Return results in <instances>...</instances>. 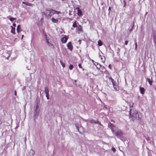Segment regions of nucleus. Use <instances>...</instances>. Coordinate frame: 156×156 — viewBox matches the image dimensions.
Returning <instances> with one entry per match:
<instances>
[{"label": "nucleus", "mask_w": 156, "mask_h": 156, "mask_svg": "<svg viewBox=\"0 0 156 156\" xmlns=\"http://www.w3.org/2000/svg\"><path fill=\"white\" fill-rule=\"evenodd\" d=\"M108 126L111 128L112 131L114 134L118 138H120L122 135V133L120 130L119 129L115 127L111 123L108 124Z\"/></svg>", "instance_id": "obj_1"}, {"label": "nucleus", "mask_w": 156, "mask_h": 156, "mask_svg": "<svg viewBox=\"0 0 156 156\" xmlns=\"http://www.w3.org/2000/svg\"><path fill=\"white\" fill-rule=\"evenodd\" d=\"M53 9H47L44 12V14L46 18H50L53 15Z\"/></svg>", "instance_id": "obj_2"}, {"label": "nucleus", "mask_w": 156, "mask_h": 156, "mask_svg": "<svg viewBox=\"0 0 156 156\" xmlns=\"http://www.w3.org/2000/svg\"><path fill=\"white\" fill-rule=\"evenodd\" d=\"M46 39L47 42L48 46H53V44L51 42V37L48 34H46L45 35Z\"/></svg>", "instance_id": "obj_3"}, {"label": "nucleus", "mask_w": 156, "mask_h": 156, "mask_svg": "<svg viewBox=\"0 0 156 156\" xmlns=\"http://www.w3.org/2000/svg\"><path fill=\"white\" fill-rule=\"evenodd\" d=\"M39 105L38 104L36 105L34 108V117H36L38 115L39 112V110L38 109Z\"/></svg>", "instance_id": "obj_4"}, {"label": "nucleus", "mask_w": 156, "mask_h": 156, "mask_svg": "<svg viewBox=\"0 0 156 156\" xmlns=\"http://www.w3.org/2000/svg\"><path fill=\"white\" fill-rule=\"evenodd\" d=\"M133 117L132 119L133 120H134L135 119H139L140 118L139 117V113L137 112L134 113L133 115Z\"/></svg>", "instance_id": "obj_5"}, {"label": "nucleus", "mask_w": 156, "mask_h": 156, "mask_svg": "<svg viewBox=\"0 0 156 156\" xmlns=\"http://www.w3.org/2000/svg\"><path fill=\"white\" fill-rule=\"evenodd\" d=\"M77 29H76V32L78 34H80V33L83 32V30L82 27L80 25H79L76 27Z\"/></svg>", "instance_id": "obj_6"}, {"label": "nucleus", "mask_w": 156, "mask_h": 156, "mask_svg": "<svg viewBox=\"0 0 156 156\" xmlns=\"http://www.w3.org/2000/svg\"><path fill=\"white\" fill-rule=\"evenodd\" d=\"M66 46L68 49L72 51L73 49V47L71 44V43L70 42H68L66 44Z\"/></svg>", "instance_id": "obj_7"}, {"label": "nucleus", "mask_w": 156, "mask_h": 156, "mask_svg": "<svg viewBox=\"0 0 156 156\" xmlns=\"http://www.w3.org/2000/svg\"><path fill=\"white\" fill-rule=\"evenodd\" d=\"M76 126L77 129L78 130L80 133H82L84 132V129L81 126L80 127L76 125Z\"/></svg>", "instance_id": "obj_8"}, {"label": "nucleus", "mask_w": 156, "mask_h": 156, "mask_svg": "<svg viewBox=\"0 0 156 156\" xmlns=\"http://www.w3.org/2000/svg\"><path fill=\"white\" fill-rule=\"evenodd\" d=\"M76 9L77 10V14L78 16H82V14L81 10L79 7L76 8Z\"/></svg>", "instance_id": "obj_9"}, {"label": "nucleus", "mask_w": 156, "mask_h": 156, "mask_svg": "<svg viewBox=\"0 0 156 156\" xmlns=\"http://www.w3.org/2000/svg\"><path fill=\"white\" fill-rule=\"evenodd\" d=\"M68 39L67 37L66 36H65L61 38V41L62 43H66Z\"/></svg>", "instance_id": "obj_10"}, {"label": "nucleus", "mask_w": 156, "mask_h": 156, "mask_svg": "<svg viewBox=\"0 0 156 156\" xmlns=\"http://www.w3.org/2000/svg\"><path fill=\"white\" fill-rule=\"evenodd\" d=\"M153 42L156 46V33L154 32L153 34Z\"/></svg>", "instance_id": "obj_11"}, {"label": "nucleus", "mask_w": 156, "mask_h": 156, "mask_svg": "<svg viewBox=\"0 0 156 156\" xmlns=\"http://www.w3.org/2000/svg\"><path fill=\"white\" fill-rule=\"evenodd\" d=\"M90 122L91 123H98L99 125L101 124L100 123L98 122L97 120H95L94 119H92L90 121Z\"/></svg>", "instance_id": "obj_12"}, {"label": "nucleus", "mask_w": 156, "mask_h": 156, "mask_svg": "<svg viewBox=\"0 0 156 156\" xmlns=\"http://www.w3.org/2000/svg\"><path fill=\"white\" fill-rule=\"evenodd\" d=\"M29 154L30 156H33L35 154L34 151L33 150H31L30 151Z\"/></svg>", "instance_id": "obj_13"}, {"label": "nucleus", "mask_w": 156, "mask_h": 156, "mask_svg": "<svg viewBox=\"0 0 156 156\" xmlns=\"http://www.w3.org/2000/svg\"><path fill=\"white\" fill-rule=\"evenodd\" d=\"M140 90L141 93L142 94H144L145 92V89L144 88L140 87Z\"/></svg>", "instance_id": "obj_14"}, {"label": "nucleus", "mask_w": 156, "mask_h": 156, "mask_svg": "<svg viewBox=\"0 0 156 156\" xmlns=\"http://www.w3.org/2000/svg\"><path fill=\"white\" fill-rule=\"evenodd\" d=\"M51 20V21L54 23H57L58 21V19H55L53 17H52Z\"/></svg>", "instance_id": "obj_15"}, {"label": "nucleus", "mask_w": 156, "mask_h": 156, "mask_svg": "<svg viewBox=\"0 0 156 156\" xmlns=\"http://www.w3.org/2000/svg\"><path fill=\"white\" fill-rule=\"evenodd\" d=\"M22 3L26 4V5L29 6H31L32 4L28 2H23Z\"/></svg>", "instance_id": "obj_16"}, {"label": "nucleus", "mask_w": 156, "mask_h": 156, "mask_svg": "<svg viewBox=\"0 0 156 156\" xmlns=\"http://www.w3.org/2000/svg\"><path fill=\"white\" fill-rule=\"evenodd\" d=\"M11 27L12 28L11 30V32L12 33H13L14 34H15V28L14 27H13L12 26H11Z\"/></svg>", "instance_id": "obj_17"}, {"label": "nucleus", "mask_w": 156, "mask_h": 156, "mask_svg": "<svg viewBox=\"0 0 156 156\" xmlns=\"http://www.w3.org/2000/svg\"><path fill=\"white\" fill-rule=\"evenodd\" d=\"M113 87L116 91H118L119 90V87L117 85H116L115 86H113Z\"/></svg>", "instance_id": "obj_18"}, {"label": "nucleus", "mask_w": 156, "mask_h": 156, "mask_svg": "<svg viewBox=\"0 0 156 156\" xmlns=\"http://www.w3.org/2000/svg\"><path fill=\"white\" fill-rule=\"evenodd\" d=\"M44 92L45 94H49V90L47 87H45L44 89Z\"/></svg>", "instance_id": "obj_19"}, {"label": "nucleus", "mask_w": 156, "mask_h": 156, "mask_svg": "<svg viewBox=\"0 0 156 156\" xmlns=\"http://www.w3.org/2000/svg\"><path fill=\"white\" fill-rule=\"evenodd\" d=\"M147 80L149 84L150 85H151L152 84V80H151L150 79L147 78Z\"/></svg>", "instance_id": "obj_20"}, {"label": "nucleus", "mask_w": 156, "mask_h": 156, "mask_svg": "<svg viewBox=\"0 0 156 156\" xmlns=\"http://www.w3.org/2000/svg\"><path fill=\"white\" fill-rule=\"evenodd\" d=\"M20 25H18L17 26L16 28V31L18 33H19L20 31Z\"/></svg>", "instance_id": "obj_21"}, {"label": "nucleus", "mask_w": 156, "mask_h": 156, "mask_svg": "<svg viewBox=\"0 0 156 156\" xmlns=\"http://www.w3.org/2000/svg\"><path fill=\"white\" fill-rule=\"evenodd\" d=\"M98 44L99 46H101L103 44V43L100 40H98Z\"/></svg>", "instance_id": "obj_22"}, {"label": "nucleus", "mask_w": 156, "mask_h": 156, "mask_svg": "<svg viewBox=\"0 0 156 156\" xmlns=\"http://www.w3.org/2000/svg\"><path fill=\"white\" fill-rule=\"evenodd\" d=\"M78 23H76V21H75L73 25V27H76L78 26Z\"/></svg>", "instance_id": "obj_23"}, {"label": "nucleus", "mask_w": 156, "mask_h": 156, "mask_svg": "<svg viewBox=\"0 0 156 156\" xmlns=\"http://www.w3.org/2000/svg\"><path fill=\"white\" fill-rule=\"evenodd\" d=\"M53 15L54 14H58L60 13V12H58L54 10H53Z\"/></svg>", "instance_id": "obj_24"}, {"label": "nucleus", "mask_w": 156, "mask_h": 156, "mask_svg": "<svg viewBox=\"0 0 156 156\" xmlns=\"http://www.w3.org/2000/svg\"><path fill=\"white\" fill-rule=\"evenodd\" d=\"M96 63L97 64L96 65V66L97 68H98V69L100 68L101 66V65L100 64L96 62Z\"/></svg>", "instance_id": "obj_25"}, {"label": "nucleus", "mask_w": 156, "mask_h": 156, "mask_svg": "<svg viewBox=\"0 0 156 156\" xmlns=\"http://www.w3.org/2000/svg\"><path fill=\"white\" fill-rule=\"evenodd\" d=\"M60 63L61 64L62 66L63 67V68L65 67V64L64 63H63L61 61H60Z\"/></svg>", "instance_id": "obj_26"}, {"label": "nucleus", "mask_w": 156, "mask_h": 156, "mask_svg": "<svg viewBox=\"0 0 156 156\" xmlns=\"http://www.w3.org/2000/svg\"><path fill=\"white\" fill-rule=\"evenodd\" d=\"M73 65H70L69 67V69L70 70H72L73 69Z\"/></svg>", "instance_id": "obj_27"}, {"label": "nucleus", "mask_w": 156, "mask_h": 156, "mask_svg": "<svg viewBox=\"0 0 156 156\" xmlns=\"http://www.w3.org/2000/svg\"><path fill=\"white\" fill-rule=\"evenodd\" d=\"M16 19L14 18H9V20L12 22L14 20Z\"/></svg>", "instance_id": "obj_28"}, {"label": "nucleus", "mask_w": 156, "mask_h": 156, "mask_svg": "<svg viewBox=\"0 0 156 156\" xmlns=\"http://www.w3.org/2000/svg\"><path fill=\"white\" fill-rule=\"evenodd\" d=\"M46 97H47V98L48 100L49 99V94H46Z\"/></svg>", "instance_id": "obj_29"}, {"label": "nucleus", "mask_w": 156, "mask_h": 156, "mask_svg": "<svg viewBox=\"0 0 156 156\" xmlns=\"http://www.w3.org/2000/svg\"><path fill=\"white\" fill-rule=\"evenodd\" d=\"M110 79L111 80V81L112 83H114L115 81L114 79H113L111 77L110 78Z\"/></svg>", "instance_id": "obj_30"}, {"label": "nucleus", "mask_w": 156, "mask_h": 156, "mask_svg": "<svg viewBox=\"0 0 156 156\" xmlns=\"http://www.w3.org/2000/svg\"><path fill=\"white\" fill-rule=\"evenodd\" d=\"M112 150L113 151L114 153L115 152L116 150L115 148L114 147H112Z\"/></svg>", "instance_id": "obj_31"}, {"label": "nucleus", "mask_w": 156, "mask_h": 156, "mask_svg": "<svg viewBox=\"0 0 156 156\" xmlns=\"http://www.w3.org/2000/svg\"><path fill=\"white\" fill-rule=\"evenodd\" d=\"M112 83L113 86H115V85H117V84L116 83L115 81L114 82V83Z\"/></svg>", "instance_id": "obj_32"}, {"label": "nucleus", "mask_w": 156, "mask_h": 156, "mask_svg": "<svg viewBox=\"0 0 156 156\" xmlns=\"http://www.w3.org/2000/svg\"><path fill=\"white\" fill-rule=\"evenodd\" d=\"M135 50H136L137 49V44L136 43H135Z\"/></svg>", "instance_id": "obj_33"}, {"label": "nucleus", "mask_w": 156, "mask_h": 156, "mask_svg": "<svg viewBox=\"0 0 156 156\" xmlns=\"http://www.w3.org/2000/svg\"><path fill=\"white\" fill-rule=\"evenodd\" d=\"M128 42H129V41H125V44L126 45H127V44H128Z\"/></svg>", "instance_id": "obj_34"}, {"label": "nucleus", "mask_w": 156, "mask_h": 156, "mask_svg": "<svg viewBox=\"0 0 156 156\" xmlns=\"http://www.w3.org/2000/svg\"><path fill=\"white\" fill-rule=\"evenodd\" d=\"M78 66L80 68H82V65L81 64H79Z\"/></svg>", "instance_id": "obj_35"}, {"label": "nucleus", "mask_w": 156, "mask_h": 156, "mask_svg": "<svg viewBox=\"0 0 156 156\" xmlns=\"http://www.w3.org/2000/svg\"><path fill=\"white\" fill-rule=\"evenodd\" d=\"M78 42H79V44H80L81 43V40H79Z\"/></svg>", "instance_id": "obj_36"}, {"label": "nucleus", "mask_w": 156, "mask_h": 156, "mask_svg": "<svg viewBox=\"0 0 156 156\" xmlns=\"http://www.w3.org/2000/svg\"><path fill=\"white\" fill-rule=\"evenodd\" d=\"M133 27L131 28L130 30L129 31L130 32H131L132 30H133Z\"/></svg>", "instance_id": "obj_37"}, {"label": "nucleus", "mask_w": 156, "mask_h": 156, "mask_svg": "<svg viewBox=\"0 0 156 156\" xmlns=\"http://www.w3.org/2000/svg\"><path fill=\"white\" fill-rule=\"evenodd\" d=\"M16 24L15 23H13V26L15 27L16 26Z\"/></svg>", "instance_id": "obj_38"}, {"label": "nucleus", "mask_w": 156, "mask_h": 156, "mask_svg": "<svg viewBox=\"0 0 156 156\" xmlns=\"http://www.w3.org/2000/svg\"><path fill=\"white\" fill-rule=\"evenodd\" d=\"M15 93V96H16L17 94H16V90L15 91V93Z\"/></svg>", "instance_id": "obj_39"}, {"label": "nucleus", "mask_w": 156, "mask_h": 156, "mask_svg": "<svg viewBox=\"0 0 156 156\" xmlns=\"http://www.w3.org/2000/svg\"><path fill=\"white\" fill-rule=\"evenodd\" d=\"M108 10L109 11H110L111 10V9L110 7H109Z\"/></svg>", "instance_id": "obj_40"}, {"label": "nucleus", "mask_w": 156, "mask_h": 156, "mask_svg": "<svg viewBox=\"0 0 156 156\" xmlns=\"http://www.w3.org/2000/svg\"><path fill=\"white\" fill-rule=\"evenodd\" d=\"M111 65L110 64L109 65V67L110 68H111Z\"/></svg>", "instance_id": "obj_41"}, {"label": "nucleus", "mask_w": 156, "mask_h": 156, "mask_svg": "<svg viewBox=\"0 0 156 156\" xmlns=\"http://www.w3.org/2000/svg\"><path fill=\"white\" fill-rule=\"evenodd\" d=\"M99 57H101V59L102 60V58L101 57V56L100 55V56H99Z\"/></svg>", "instance_id": "obj_42"}, {"label": "nucleus", "mask_w": 156, "mask_h": 156, "mask_svg": "<svg viewBox=\"0 0 156 156\" xmlns=\"http://www.w3.org/2000/svg\"><path fill=\"white\" fill-rule=\"evenodd\" d=\"M23 36H23V35L22 36V37H21V39H23Z\"/></svg>", "instance_id": "obj_43"}, {"label": "nucleus", "mask_w": 156, "mask_h": 156, "mask_svg": "<svg viewBox=\"0 0 156 156\" xmlns=\"http://www.w3.org/2000/svg\"><path fill=\"white\" fill-rule=\"evenodd\" d=\"M76 80H74V83H76Z\"/></svg>", "instance_id": "obj_44"}, {"label": "nucleus", "mask_w": 156, "mask_h": 156, "mask_svg": "<svg viewBox=\"0 0 156 156\" xmlns=\"http://www.w3.org/2000/svg\"><path fill=\"white\" fill-rule=\"evenodd\" d=\"M25 88L24 87H23V88L22 90H23V89H25Z\"/></svg>", "instance_id": "obj_45"}, {"label": "nucleus", "mask_w": 156, "mask_h": 156, "mask_svg": "<svg viewBox=\"0 0 156 156\" xmlns=\"http://www.w3.org/2000/svg\"><path fill=\"white\" fill-rule=\"evenodd\" d=\"M92 62H94V61L93 60H92Z\"/></svg>", "instance_id": "obj_46"}, {"label": "nucleus", "mask_w": 156, "mask_h": 156, "mask_svg": "<svg viewBox=\"0 0 156 156\" xmlns=\"http://www.w3.org/2000/svg\"><path fill=\"white\" fill-rule=\"evenodd\" d=\"M15 40H16V39H15L14 41H15Z\"/></svg>", "instance_id": "obj_47"}, {"label": "nucleus", "mask_w": 156, "mask_h": 156, "mask_svg": "<svg viewBox=\"0 0 156 156\" xmlns=\"http://www.w3.org/2000/svg\"><path fill=\"white\" fill-rule=\"evenodd\" d=\"M155 90H156V88H155Z\"/></svg>", "instance_id": "obj_48"}, {"label": "nucleus", "mask_w": 156, "mask_h": 156, "mask_svg": "<svg viewBox=\"0 0 156 156\" xmlns=\"http://www.w3.org/2000/svg\"><path fill=\"white\" fill-rule=\"evenodd\" d=\"M62 1H64V0H62Z\"/></svg>", "instance_id": "obj_49"}]
</instances>
